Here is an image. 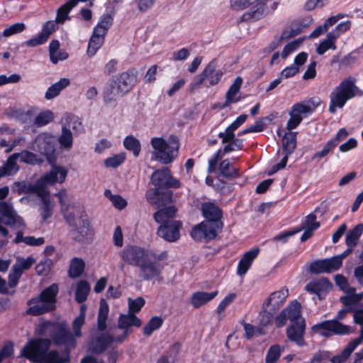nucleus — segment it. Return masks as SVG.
Returning a JSON list of instances; mask_svg holds the SVG:
<instances>
[{
    "instance_id": "1",
    "label": "nucleus",
    "mask_w": 363,
    "mask_h": 363,
    "mask_svg": "<svg viewBox=\"0 0 363 363\" xmlns=\"http://www.w3.org/2000/svg\"><path fill=\"white\" fill-rule=\"evenodd\" d=\"M290 323L286 329L288 340L298 347L307 345L305 340L306 323L302 316L301 305L296 301H291L275 318L274 323L277 328L284 327L287 321Z\"/></svg>"
},
{
    "instance_id": "2",
    "label": "nucleus",
    "mask_w": 363,
    "mask_h": 363,
    "mask_svg": "<svg viewBox=\"0 0 363 363\" xmlns=\"http://www.w3.org/2000/svg\"><path fill=\"white\" fill-rule=\"evenodd\" d=\"M201 211L205 220L192 228L191 236L196 241L208 242L216 239L222 231L223 213L218 206L212 202H203Z\"/></svg>"
},
{
    "instance_id": "3",
    "label": "nucleus",
    "mask_w": 363,
    "mask_h": 363,
    "mask_svg": "<svg viewBox=\"0 0 363 363\" xmlns=\"http://www.w3.org/2000/svg\"><path fill=\"white\" fill-rule=\"evenodd\" d=\"M121 257L125 263L140 268V276L145 281L155 279L162 281L161 275L163 267L156 261L149 259L147 252L138 245H127L121 252Z\"/></svg>"
},
{
    "instance_id": "4",
    "label": "nucleus",
    "mask_w": 363,
    "mask_h": 363,
    "mask_svg": "<svg viewBox=\"0 0 363 363\" xmlns=\"http://www.w3.org/2000/svg\"><path fill=\"white\" fill-rule=\"evenodd\" d=\"M35 334L40 336L49 335L55 346L63 345L72 351L77 347V340L65 321L44 320L35 328Z\"/></svg>"
},
{
    "instance_id": "5",
    "label": "nucleus",
    "mask_w": 363,
    "mask_h": 363,
    "mask_svg": "<svg viewBox=\"0 0 363 363\" xmlns=\"http://www.w3.org/2000/svg\"><path fill=\"white\" fill-rule=\"evenodd\" d=\"M58 293L59 286L56 283L45 287L38 296L28 300L27 305L29 307L26 310V314L39 316L54 311L57 307Z\"/></svg>"
},
{
    "instance_id": "6",
    "label": "nucleus",
    "mask_w": 363,
    "mask_h": 363,
    "mask_svg": "<svg viewBox=\"0 0 363 363\" xmlns=\"http://www.w3.org/2000/svg\"><path fill=\"white\" fill-rule=\"evenodd\" d=\"M67 169L62 166L53 164L49 172L38 178L34 184L28 182L27 194H35L39 199L49 191L48 186L55 183H63L67 176Z\"/></svg>"
},
{
    "instance_id": "7",
    "label": "nucleus",
    "mask_w": 363,
    "mask_h": 363,
    "mask_svg": "<svg viewBox=\"0 0 363 363\" xmlns=\"http://www.w3.org/2000/svg\"><path fill=\"white\" fill-rule=\"evenodd\" d=\"M353 311L352 307L342 308L340 310L335 319L327 320L318 323L312 326L311 329L314 333H318L320 335L329 337L333 335H345L352 333L351 328L349 325H344L340 320H343L347 313Z\"/></svg>"
},
{
    "instance_id": "8",
    "label": "nucleus",
    "mask_w": 363,
    "mask_h": 363,
    "mask_svg": "<svg viewBox=\"0 0 363 363\" xmlns=\"http://www.w3.org/2000/svg\"><path fill=\"white\" fill-rule=\"evenodd\" d=\"M356 79L350 77L344 79L330 94L328 111L335 113L337 108H342L346 102L355 96L359 88L355 85Z\"/></svg>"
},
{
    "instance_id": "9",
    "label": "nucleus",
    "mask_w": 363,
    "mask_h": 363,
    "mask_svg": "<svg viewBox=\"0 0 363 363\" xmlns=\"http://www.w3.org/2000/svg\"><path fill=\"white\" fill-rule=\"evenodd\" d=\"M51 345L50 338H32L22 348L21 355L32 362L43 363L44 357Z\"/></svg>"
},
{
    "instance_id": "10",
    "label": "nucleus",
    "mask_w": 363,
    "mask_h": 363,
    "mask_svg": "<svg viewBox=\"0 0 363 363\" xmlns=\"http://www.w3.org/2000/svg\"><path fill=\"white\" fill-rule=\"evenodd\" d=\"M269 0H230L231 7L237 10H243L255 4L248 11L244 13L240 21H255L261 19L264 13V6Z\"/></svg>"
},
{
    "instance_id": "11",
    "label": "nucleus",
    "mask_w": 363,
    "mask_h": 363,
    "mask_svg": "<svg viewBox=\"0 0 363 363\" xmlns=\"http://www.w3.org/2000/svg\"><path fill=\"white\" fill-rule=\"evenodd\" d=\"M0 224L8 226L23 227V219L17 215L13 206L5 201H0ZM0 233L2 237H9V230L0 225Z\"/></svg>"
},
{
    "instance_id": "12",
    "label": "nucleus",
    "mask_w": 363,
    "mask_h": 363,
    "mask_svg": "<svg viewBox=\"0 0 363 363\" xmlns=\"http://www.w3.org/2000/svg\"><path fill=\"white\" fill-rule=\"evenodd\" d=\"M216 67L217 61L213 59L197 76L194 86L198 87L203 84L205 87L209 88L218 84L223 76V72L221 69H217Z\"/></svg>"
},
{
    "instance_id": "13",
    "label": "nucleus",
    "mask_w": 363,
    "mask_h": 363,
    "mask_svg": "<svg viewBox=\"0 0 363 363\" xmlns=\"http://www.w3.org/2000/svg\"><path fill=\"white\" fill-rule=\"evenodd\" d=\"M297 132H292L285 133L282 138V152L284 157L281 161L273 165L267 172L269 176L273 175L279 170L286 167L289 157L294 153L297 146Z\"/></svg>"
},
{
    "instance_id": "14",
    "label": "nucleus",
    "mask_w": 363,
    "mask_h": 363,
    "mask_svg": "<svg viewBox=\"0 0 363 363\" xmlns=\"http://www.w3.org/2000/svg\"><path fill=\"white\" fill-rule=\"evenodd\" d=\"M150 181L155 186L154 189H171L181 187L180 181L172 176L169 167H163L154 171Z\"/></svg>"
},
{
    "instance_id": "15",
    "label": "nucleus",
    "mask_w": 363,
    "mask_h": 363,
    "mask_svg": "<svg viewBox=\"0 0 363 363\" xmlns=\"http://www.w3.org/2000/svg\"><path fill=\"white\" fill-rule=\"evenodd\" d=\"M151 145L155 152V158L164 164L171 163L178 153L179 145L170 146L162 138H152Z\"/></svg>"
},
{
    "instance_id": "16",
    "label": "nucleus",
    "mask_w": 363,
    "mask_h": 363,
    "mask_svg": "<svg viewBox=\"0 0 363 363\" xmlns=\"http://www.w3.org/2000/svg\"><path fill=\"white\" fill-rule=\"evenodd\" d=\"M147 201L157 208L166 207L173 201V191L171 189H152L146 192Z\"/></svg>"
},
{
    "instance_id": "17",
    "label": "nucleus",
    "mask_w": 363,
    "mask_h": 363,
    "mask_svg": "<svg viewBox=\"0 0 363 363\" xmlns=\"http://www.w3.org/2000/svg\"><path fill=\"white\" fill-rule=\"evenodd\" d=\"M235 130L228 126L225 129L224 132H220L218 135V138L222 140V143L223 144H226L223 149L224 154L242 150L244 148V140L242 138H237L235 137Z\"/></svg>"
},
{
    "instance_id": "18",
    "label": "nucleus",
    "mask_w": 363,
    "mask_h": 363,
    "mask_svg": "<svg viewBox=\"0 0 363 363\" xmlns=\"http://www.w3.org/2000/svg\"><path fill=\"white\" fill-rule=\"evenodd\" d=\"M333 284L326 277L309 281L305 286V290L311 294H315L319 300H323L332 289Z\"/></svg>"
},
{
    "instance_id": "19",
    "label": "nucleus",
    "mask_w": 363,
    "mask_h": 363,
    "mask_svg": "<svg viewBox=\"0 0 363 363\" xmlns=\"http://www.w3.org/2000/svg\"><path fill=\"white\" fill-rule=\"evenodd\" d=\"M182 226L181 221L162 223L158 227L157 234L167 242H176L180 238V228Z\"/></svg>"
},
{
    "instance_id": "20",
    "label": "nucleus",
    "mask_w": 363,
    "mask_h": 363,
    "mask_svg": "<svg viewBox=\"0 0 363 363\" xmlns=\"http://www.w3.org/2000/svg\"><path fill=\"white\" fill-rule=\"evenodd\" d=\"M312 113L310 106L303 103L294 104L289 112L290 118L286 123V129L291 131L296 128L303 121L302 114Z\"/></svg>"
},
{
    "instance_id": "21",
    "label": "nucleus",
    "mask_w": 363,
    "mask_h": 363,
    "mask_svg": "<svg viewBox=\"0 0 363 363\" xmlns=\"http://www.w3.org/2000/svg\"><path fill=\"white\" fill-rule=\"evenodd\" d=\"M138 72L135 69H128L123 72L112 78L119 86V89L126 94L137 84Z\"/></svg>"
},
{
    "instance_id": "22",
    "label": "nucleus",
    "mask_w": 363,
    "mask_h": 363,
    "mask_svg": "<svg viewBox=\"0 0 363 363\" xmlns=\"http://www.w3.org/2000/svg\"><path fill=\"white\" fill-rule=\"evenodd\" d=\"M73 228L74 239L77 242L88 243L92 240L94 231L87 218H82L79 225L76 224Z\"/></svg>"
},
{
    "instance_id": "23",
    "label": "nucleus",
    "mask_w": 363,
    "mask_h": 363,
    "mask_svg": "<svg viewBox=\"0 0 363 363\" xmlns=\"http://www.w3.org/2000/svg\"><path fill=\"white\" fill-rule=\"evenodd\" d=\"M288 296V289L283 287L278 291L271 293L262 303L264 305V307H268L272 311L277 312L284 304Z\"/></svg>"
},
{
    "instance_id": "24",
    "label": "nucleus",
    "mask_w": 363,
    "mask_h": 363,
    "mask_svg": "<svg viewBox=\"0 0 363 363\" xmlns=\"http://www.w3.org/2000/svg\"><path fill=\"white\" fill-rule=\"evenodd\" d=\"M335 260L333 257L317 259L312 262L309 266V271L314 274L323 273H332L338 270Z\"/></svg>"
},
{
    "instance_id": "25",
    "label": "nucleus",
    "mask_w": 363,
    "mask_h": 363,
    "mask_svg": "<svg viewBox=\"0 0 363 363\" xmlns=\"http://www.w3.org/2000/svg\"><path fill=\"white\" fill-rule=\"evenodd\" d=\"M119 86L112 79H109L103 90V99L105 104L112 105L117 100L125 95L122 90L118 89Z\"/></svg>"
},
{
    "instance_id": "26",
    "label": "nucleus",
    "mask_w": 363,
    "mask_h": 363,
    "mask_svg": "<svg viewBox=\"0 0 363 363\" xmlns=\"http://www.w3.org/2000/svg\"><path fill=\"white\" fill-rule=\"evenodd\" d=\"M259 251V248L255 247L243 254L237 267V274L238 276L243 277L247 274L254 260L257 257Z\"/></svg>"
},
{
    "instance_id": "27",
    "label": "nucleus",
    "mask_w": 363,
    "mask_h": 363,
    "mask_svg": "<svg viewBox=\"0 0 363 363\" xmlns=\"http://www.w3.org/2000/svg\"><path fill=\"white\" fill-rule=\"evenodd\" d=\"M113 342H115V337L108 333H104L97 336L95 341L91 343L90 351L95 354H102Z\"/></svg>"
},
{
    "instance_id": "28",
    "label": "nucleus",
    "mask_w": 363,
    "mask_h": 363,
    "mask_svg": "<svg viewBox=\"0 0 363 363\" xmlns=\"http://www.w3.org/2000/svg\"><path fill=\"white\" fill-rule=\"evenodd\" d=\"M242 84L241 77H237L233 83L230 85L225 94V101L223 104H218V107L220 109L225 108L231 104L237 103L240 100V97L235 98V95L240 91Z\"/></svg>"
},
{
    "instance_id": "29",
    "label": "nucleus",
    "mask_w": 363,
    "mask_h": 363,
    "mask_svg": "<svg viewBox=\"0 0 363 363\" xmlns=\"http://www.w3.org/2000/svg\"><path fill=\"white\" fill-rule=\"evenodd\" d=\"M177 211V209L174 205L160 207V208L153 214V218L156 223H160V225L162 223H170L172 221H177L176 220H174V218L176 216Z\"/></svg>"
},
{
    "instance_id": "30",
    "label": "nucleus",
    "mask_w": 363,
    "mask_h": 363,
    "mask_svg": "<svg viewBox=\"0 0 363 363\" xmlns=\"http://www.w3.org/2000/svg\"><path fill=\"white\" fill-rule=\"evenodd\" d=\"M141 325V320L135 314L130 311H128V314H121L118 320V328L128 331L131 326L139 328Z\"/></svg>"
},
{
    "instance_id": "31",
    "label": "nucleus",
    "mask_w": 363,
    "mask_h": 363,
    "mask_svg": "<svg viewBox=\"0 0 363 363\" xmlns=\"http://www.w3.org/2000/svg\"><path fill=\"white\" fill-rule=\"evenodd\" d=\"M218 291H214L212 292H194L191 296V303L195 308H199L213 299L218 295Z\"/></svg>"
},
{
    "instance_id": "32",
    "label": "nucleus",
    "mask_w": 363,
    "mask_h": 363,
    "mask_svg": "<svg viewBox=\"0 0 363 363\" xmlns=\"http://www.w3.org/2000/svg\"><path fill=\"white\" fill-rule=\"evenodd\" d=\"M69 348H64L65 357H61L59 352L55 350L48 351L43 359V363H68L70 362V354Z\"/></svg>"
},
{
    "instance_id": "33",
    "label": "nucleus",
    "mask_w": 363,
    "mask_h": 363,
    "mask_svg": "<svg viewBox=\"0 0 363 363\" xmlns=\"http://www.w3.org/2000/svg\"><path fill=\"white\" fill-rule=\"evenodd\" d=\"M220 176L228 179H234L240 176V171L235 168L228 159L222 160L218 166Z\"/></svg>"
},
{
    "instance_id": "34",
    "label": "nucleus",
    "mask_w": 363,
    "mask_h": 363,
    "mask_svg": "<svg viewBox=\"0 0 363 363\" xmlns=\"http://www.w3.org/2000/svg\"><path fill=\"white\" fill-rule=\"evenodd\" d=\"M70 84V80L68 78H61L58 82L52 84L46 91L45 98L48 100L57 96L62 90Z\"/></svg>"
},
{
    "instance_id": "35",
    "label": "nucleus",
    "mask_w": 363,
    "mask_h": 363,
    "mask_svg": "<svg viewBox=\"0 0 363 363\" xmlns=\"http://www.w3.org/2000/svg\"><path fill=\"white\" fill-rule=\"evenodd\" d=\"M109 307L106 301L101 298L100 300L99 310L97 317V328L101 332L106 330V320L108 316Z\"/></svg>"
},
{
    "instance_id": "36",
    "label": "nucleus",
    "mask_w": 363,
    "mask_h": 363,
    "mask_svg": "<svg viewBox=\"0 0 363 363\" xmlns=\"http://www.w3.org/2000/svg\"><path fill=\"white\" fill-rule=\"evenodd\" d=\"M76 6L72 0H68L57 10L55 22L57 23L63 24L66 20H69V14L72 9Z\"/></svg>"
},
{
    "instance_id": "37",
    "label": "nucleus",
    "mask_w": 363,
    "mask_h": 363,
    "mask_svg": "<svg viewBox=\"0 0 363 363\" xmlns=\"http://www.w3.org/2000/svg\"><path fill=\"white\" fill-rule=\"evenodd\" d=\"M84 261L82 258L74 257L70 261L68 276L72 279L79 277L84 272Z\"/></svg>"
},
{
    "instance_id": "38",
    "label": "nucleus",
    "mask_w": 363,
    "mask_h": 363,
    "mask_svg": "<svg viewBox=\"0 0 363 363\" xmlns=\"http://www.w3.org/2000/svg\"><path fill=\"white\" fill-rule=\"evenodd\" d=\"M363 233V224L359 223L350 230L345 238V244L347 247H355L359 238Z\"/></svg>"
},
{
    "instance_id": "39",
    "label": "nucleus",
    "mask_w": 363,
    "mask_h": 363,
    "mask_svg": "<svg viewBox=\"0 0 363 363\" xmlns=\"http://www.w3.org/2000/svg\"><path fill=\"white\" fill-rule=\"evenodd\" d=\"M40 200L43 206L40 208V216L44 221L50 218L52 215V206L50 201V193L48 191Z\"/></svg>"
},
{
    "instance_id": "40",
    "label": "nucleus",
    "mask_w": 363,
    "mask_h": 363,
    "mask_svg": "<svg viewBox=\"0 0 363 363\" xmlns=\"http://www.w3.org/2000/svg\"><path fill=\"white\" fill-rule=\"evenodd\" d=\"M337 40V35H334L333 33H328L327 34L326 38L323 40L318 45L316 49V52L318 55H323L328 50H335V41Z\"/></svg>"
},
{
    "instance_id": "41",
    "label": "nucleus",
    "mask_w": 363,
    "mask_h": 363,
    "mask_svg": "<svg viewBox=\"0 0 363 363\" xmlns=\"http://www.w3.org/2000/svg\"><path fill=\"white\" fill-rule=\"evenodd\" d=\"M90 291L89 284L85 280L79 281L75 291V300L77 303H81L85 301Z\"/></svg>"
},
{
    "instance_id": "42",
    "label": "nucleus",
    "mask_w": 363,
    "mask_h": 363,
    "mask_svg": "<svg viewBox=\"0 0 363 363\" xmlns=\"http://www.w3.org/2000/svg\"><path fill=\"white\" fill-rule=\"evenodd\" d=\"M277 312L272 311L268 307H264V305L262 304L261 310L259 313V323L262 328L267 327L273 320L274 315Z\"/></svg>"
},
{
    "instance_id": "43",
    "label": "nucleus",
    "mask_w": 363,
    "mask_h": 363,
    "mask_svg": "<svg viewBox=\"0 0 363 363\" xmlns=\"http://www.w3.org/2000/svg\"><path fill=\"white\" fill-rule=\"evenodd\" d=\"M123 146L127 150L132 152L135 157L140 155L141 145L140 141L133 135H128L125 138Z\"/></svg>"
},
{
    "instance_id": "44",
    "label": "nucleus",
    "mask_w": 363,
    "mask_h": 363,
    "mask_svg": "<svg viewBox=\"0 0 363 363\" xmlns=\"http://www.w3.org/2000/svg\"><path fill=\"white\" fill-rule=\"evenodd\" d=\"M163 319L160 316L152 317L148 323L144 326L143 332L145 336H150L155 331L162 327Z\"/></svg>"
},
{
    "instance_id": "45",
    "label": "nucleus",
    "mask_w": 363,
    "mask_h": 363,
    "mask_svg": "<svg viewBox=\"0 0 363 363\" xmlns=\"http://www.w3.org/2000/svg\"><path fill=\"white\" fill-rule=\"evenodd\" d=\"M302 230L301 228H293L288 230H284L276 235L267 242H280L281 244H285L289 241L290 237L296 235Z\"/></svg>"
},
{
    "instance_id": "46",
    "label": "nucleus",
    "mask_w": 363,
    "mask_h": 363,
    "mask_svg": "<svg viewBox=\"0 0 363 363\" xmlns=\"http://www.w3.org/2000/svg\"><path fill=\"white\" fill-rule=\"evenodd\" d=\"M18 157V153H13L8 158L6 162L3 165L6 176L13 175L19 170V167L16 162Z\"/></svg>"
},
{
    "instance_id": "47",
    "label": "nucleus",
    "mask_w": 363,
    "mask_h": 363,
    "mask_svg": "<svg viewBox=\"0 0 363 363\" xmlns=\"http://www.w3.org/2000/svg\"><path fill=\"white\" fill-rule=\"evenodd\" d=\"M38 146L40 152L44 155L49 162L51 163L50 158L55 152V146L53 143L50 140L43 139L42 141L40 140Z\"/></svg>"
},
{
    "instance_id": "48",
    "label": "nucleus",
    "mask_w": 363,
    "mask_h": 363,
    "mask_svg": "<svg viewBox=\"0 0 363 363\" xmlns=\"http://www.w3.org/2000/svg\"><path fill=\"white\" fill-rule=\"evenodd\" d=\"M59 143L62 147L69 149L73 144V136L69 128L63 126L62 128V134L59 138Z\"/></svg>"
},
{
    "instance_id": "49",
    "label": "nucleus",
    "mask_w": 363,
    "mask_h": 363,
    "mask_svg": "<svg viewBox=\"0 0 363 363\" xmlns=\"http://www.w3.org/2000/svg\"><path fill=\"white\" fill-rule=\"evenodd\" d=\"M104 40L91 35L88 43L86 54L89 57H93L103 45Z\"/></svg>"
},
{
    "instance_id": "50",
    "label": "nucleus",
    "mask_w": 363,
    "mask_h": 363,
    "mask_svg": "<svg viewBox=\"0 0 363 363\" xmlns=\"http://www.w3.org/2000/svg\"><path fill=\"white\" fill-rule=\"evenodd\" d=\"M355 349L356 348L350 342H349L347 345V346L344 348V350L341 352V353L333 357V358L331 359V362L333 363L345 362Z\"/></svg>"
},
{
    "instance_id": "51",
    "label": "nucleus",
    "mask_w": 363,
    "mask_h": 363,
    "mask_svg": "<svg viewBox=\"0 0 363 363\" xmlns=\"http://www.w3.org/2000/svg\"><path fill=\"white\" fill-rule=\"evenodd\" d=\"M54 119V115L51 111H45L40 112L35 118L34 125L37 127L44 126Z\"/></svg>"
},
{
    "instance_id": "52",
    "label": "nucleus",
    "mask_w": 363,
    "mask_h": 363,
    "mask_svg": "<svg viewBox=\"0 0 363 363\" xmlns=\"http://www.w3.org/2000/svg\"><path fill=\"white\" fill-rule=\"evenodd\" d=\"M281 349L279 345H272L267 351L266 363H277L281 356Z\"/></svg>"
},
{
    "instance_id": "53",
    "label": "nucleus",
    "mask_w": 363,
    "mask_h": 363,
    "mask_svg": "<svg viewBox=\"0 0 363 363\" xmlns=\"http://www.w3.org/2000/svg\"><path fill=\"white\" fill-rule=\"evenodd\" d=\"M337 144L334 141L328 140L324 145L323 148L317 152H315L311 157L313 161L316 160L322 159L327 157L330 152H333L336 147Z\"/></svg>"
},
{
    "instance_id": "54",
    "label": "nucleus",
    "mask_w": 363,
    "mask_h": 363,
    "mask_svg": "<svg viewBox=\"0 0 363 363\" xmlns=\"http://www.w3.org/2000/svg\"><path fill=\"white\" fill-rule=\"evenodd\" d=\"M85 323V315L81 313L72 322V330L74 338L81 337L82 336V328Z\"/></svg>"
},
{
    "instance_id": "55",
    "label": "nucleus",
    "mask_w": 363,
    "mask_h": 363,
    "mask_svg": "<svg viewBox=\"0 0 363 363\" xmlns=\"http://www.w3.org/2000/svg\"><path fill=\"white\" fill-rule=\"evenodd\" d=\"M145 304V300L141 297L135 299L128 298V311L135 314L139 313Z\"/></svg>"
},
{
    "instance_id": "56",
    "label": "nucleus",
    "mask_w": 363,
    "mask_h": 363,
    "mask_svg": "<svg viewBox=\"0 0 363 363\" xmlns=\"http://www.w3.org/2000/svg\"><path fill=\"white\" fill-rule=\"evenodd\" d=\"M125 160V154H117L108 157L104 160L106 167L116 168L119 167Z\"/></svg>"
},
{
    "instance_id": "57",
    "label": "nucleus",
    "mask_w": 363,
    "mask_h": 363,
    "mask_svg": "<svg viewBox=\"0 0 363 363\" xmlns=\"http://www.w3.org/2000/svg\"><path fill=\"white\" fill-rule=\"evenodd\" d=\"M225 154L223 153V149H218L213 155L208 159V172L213 173L214 172L218 167V163L219 160H221L223 156Z\"/></svg>"
},
{
    "instance_id": "58",
    "label": "nucleus",
    "mask_w": 363,
    "mask_h": 363,
    "mask_svg": "<svg viewBox=\"0 0 363 363\" xmlns=\"http://www.w3.org/2000/svg\"><path fill=\"white\" fill-rule=\"evenodd\" d=\"M225 154L223 153V149H218L213 155L208 159V172L213 173L214 172L218 167V163L219 160H221L223 156Z\"/></svg>"
},
{
    "instance_id": "59",
    "label": "nucleus",
    "mask_w": 363,
    "mask_h": 363,
    "mask_svg": "<svg viewBox=\"0 0 363 363\" xmlns=\"http://www.w3.org/2000/svg\"><path fill=\"white\" fill-rule=\"evenodd\" d=\"M26 28V26L24 23H16L6 28L3 31V35L4 37H10L13 35H16L24 31Z\"/></svg>"
},
{
    "instance_id": "60",
    "label": "nucleus",
    "mask_w": 363,
    "mask_h": 363,
    "mask_svg": "<svg viewBox=\"0 0 363 363\" xmlns=\"http://www.w3.org/2000/svg\"><path fill=\"white\" fill-rule=\"evenodd\" d=\"M240 323L243 326L245 330L243 337L246 340L252 339L256 331L259 334H262V328H256L253 325L245 322L244 320H240Z\"/></svg>"
},
{
    "instance_id": "61",
    "label": "nucleus",
    "mask_w": 363,
    "mask_h": 363,
    "mask_svg": "<svg viewBox=\"0 0 363 363\" xmlns=\"http://www.w3.org/2000/svg\"><path fill=\"white\" fill-rule=\"evenodd\" d=\"M21 161L28 164H34L38 162V155L28 150H23L18 153Z\"/></svg>"
},
{
    "instance_id": "62",
    "label": "nucleus",
    "mask_w": 363,
    "mask_h": 363,
    "mask_svg": "<svg viewBox=\"0 0 363 363\" xmlns=\"http://www.w3.org/2000/svg\"><path fill=\"white\" fill-rule=\"evenodd\" d=\"M158 69L157 65H153L147 69L143 79L145 84H152L156 81Z\"/></svg>"
},
{
    "instance_id": "63",
    "label": "nucleus",
    "mask_w": 363,
    "mask_h": 363,
    "mask_svg": "<svg viewBox=\"0 0 363 363\" xmlns=\"http://www.w3.org/2000/svg\"><path fill=\"white\" fill-rule=\"evenodd\" d=\"M236 294L234 293L229 294L219 303L217 307L218 313H223L225 308L232 303L236 298Z\"/></svg>"
},
{
    "instance_id": "64",
    "label": "nucleus",
    "mask_w": 363,
    "mask_h": 363,
    "mask_svg": "<svg viewBox=\"0 0 363 363\" xmlns=\"http://www.w3.org/2000/svg\"><path fill=\"white\" fill-rule=\"evenodd\" d=\"M13 343L11 341H8L4 345V346L0 350V357L3 360L11 357L13 354Z\"/></svg>"
}]
</instances>
